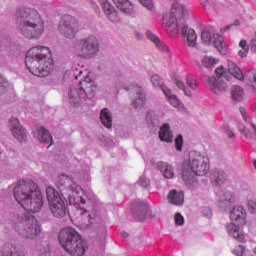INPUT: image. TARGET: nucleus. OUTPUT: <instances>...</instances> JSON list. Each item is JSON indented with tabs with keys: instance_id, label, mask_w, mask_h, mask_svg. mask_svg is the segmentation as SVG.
Here are the masks:
<instances>
[{
	"instance_id": "1a4fd4ad",
	"label": "nucleus",
	"mask_w": 256,
	"mask_h": 256,
	"mask_svg": "<svg viewBox=\"0 0 256 256\" xmlns=\"http://www.w3.org/2000/svg\"><path fill=\"white\" fill-rule=\"evenodd\" d=\"M101 46L95 35H89L76 42V53L81 59H93L99 55Z\"/></svg>"
},
{
	"instance_id": "72a5a7b5",
	"label": "nucleus",
	"mask_w": 256,
	"mask_h": 256,
	"mask_svg": "<svg viewBox=\"0 0 256 256\" xmlns=\"http://www.w3.org/2000/svg\"><path fill=\"white\" fill-rule=\"evenodd\" d=\"M230 93L233 101H237L238 103H241V100L245 95V90L241 88V86L234 85L231 87Z\"/></svg>"
},
{
	"instance_id": "a18cd8bd",
	"label": "nucleus",
	"mask_w": 256,
	"mask_h": 256,
	"mask_svg": "<svg viewBox=\"0 0 256 256\" xmlns=\"http://www.w3.org/2000/svg\"><path fill=\"white\" fill-rule=\"evenodd\" d=\"M138 184L140 185V187L147 189V187H149V185H151V181L149 180V178H147L145 176H141L138 180Z\"/></svg>"
},
{
	"instance_id": "052dcab7",
	"label": "nucleus",
	"mask_w": 256,
	"mask_h": 256,
	"mask_svg": "<svg viewBox=\"0 0 256 256\" xmlns=\"http://www.w3.org/2000/svg\"><path fill=\"white\" fill-rule=\"evenodd\" d=\"M225 133H226L228 139H233V137H235V133H233V131H231V130H226Z\"/></svg>"
},
{
	"instance_id": "e2e57ef3",
	"label": "nucleus",
	"mask_w": 256,
	"mask_h": 256,
	"mask_svg": "<svg viewBox=\"0 0 256 256\" xmlns=\"http://www.w3.org/2000/svg\"><path fill=\"white\" fill-rule=\"evenodd\" d=\"M239 46L242 48V49H247V40H241L240 43H239Z\"/></svg>"
},
{
	"instance_id": "0eeeda50",
	"label": "nucleus",
	"mask_w": 256,
	"mask_h": 256,
	"mask_svg": "<svg viewBox=\"0 0 256 256\" xmlns=\"http://www.w3.org/2000/svg\"><path fill=\"white\" fill-rule=\"evenodd\" d=\"M57 183L60 189H65L71 204L79 205V203H81L82 205H85V198L79 195L83 189L73 180V178L69 177L67 174H61L58 176Z\"/></svg>"
},
{
	"instance_id": "6ab92c4d",
	"label": "nucleus",
	"mask_w": 256,
	"mask_h": 256,
	"mask_svg": "<svg viewBox=\"0 0 256 256\" xmlns=\"http://www.w3.org/2000/svg\"><path fill=\"white\" fill-rule=\"evenodd\" d=\"M181 34L189 47H195L197 45V33H195V30L189 28L187 24L182 25Z\"/></svg>"
},
{
	"instance_id": "a211bd4d",
	"label": "nucleus",
	"mask_w": 256,
	"mask_h": 256,
	"mask_svg": "<svg viewBox=\"0 0 256 256\" xmlns=\"http://www.w3.org/2000/svg\"><path fill=\"white\" fill-rule=\"evenodd\" d=\"M149 211V206L145 202H134L132 204V217L136 221H145L147 217V212Z\"/></svg>"
},
{
	"instance_id": "2f4dec72",
	"label": "nucleus",
	"mask_w": 256,
	"mask_h": 256,
	"mask_svg": "<svg viewBox=\"0 0 256 256\" xmlns=\"http://www.w3.org/2000/svg\"><path fill=\"white\" fill-rule=\"evenodd\" d=\"M235 203V195H233L230 191H227L221 196L219 201V206L223 209H227V207H231Z\"/></svg>"
},
{
	"instance_id": "58836bf2",
	"label": "nucleus",
	"mask_w": 256,
	"mask_h": 256,
	"mask_svg": "<svg viewBox=\"0 0 256 256\" xmlns=\"http://www.w3.org/2000/svg\"><path fill=\"white\" fill-rule=\"evenodd\" d=\"M0 256H25V254L17 250L16 247L12 246L9 250L5 252V254H3L2 251H0Z\"/></svg>"
},
{
	"instance_id": "f257e3e1",
	"label": "nucleus",
	"mask_w": 256,
	"mask_h": 256,
	"mask_svg": "<svg viewBox=\"0 0 256 256\" xmlns=\"http://www.w3.org/2000/svg\"><path fill=\"white\" fill-rule=\"evenodd\" d=\"M15 21L17 30L26 39H40L45 31V22L37 10L20 8Z\"/></svg>"
},
{
	"instance_id": "5fc2aeb1",
	"label": "nucleus",
	"mask_w": 256,
	"mask_h": 256,
	"mask_svg": "<svg viewBox=\"0 0 256 256\" xmlns=\"http://www.w3.org/2000/svg\"><path fill=\"white\" fill-rule=\"evenodd\" d=\"M169 102L171 103L172 107H179V99H177V96L175 95H170L168 97Z\"/></svg>"
},
{
	"instance_id": "9b49d317",
	"label": "nucleus",
	"mask_w": 256,
	"mask_h": 256,
	"mask_svg": "<svg viewBox=\"0 0 256 256\" xmlns=\"http://www.w3.org/2000/svg\"><path fill=\"white\" fill-rule=\"evenodd\" d=\"M39 189V185L32 180H22L17 183L13 189V195L16 201L23 207L28 199H31L35 192Z\"/></svg>"
},
{
	"instance_id": "603ef678",
	"label": "nucleus",
	"mask_w": 256,
	"mask_h": 256,
	"mask_svg": "<svg viewBox=\"0 0 256 256\" xmlns=\"http://www.w3.org/2000/svg\"><path fill=\"white\" fill-rule=\"evenodd\" d=\"M139 2L143 7H146V9H153V0H139Z\"/></svg>"
},
{
	"instance_id": "473e14b6",
	"label": "nucleus",
	"mask_w": 256,
	"mask_h": 256,
	"mask_svg": "<svg viewBox=\"0 0 256 256\" xmlns=\"http://www.w3.org/2000/svg\"><path fill=\"white\" fill-rule=\"evenodd\" d=\"M79 84H82V89L85 91V98L93 99L95 97L94 93L97 91V87L93 86L89 80L80 81Z\"/></svg>"
},
{
	"instance_id": "0e129e2a",
	"label": "nucleus",
	"mask_w": 256,
	"mask_h": 256,
	"mask_svg": "<svg viewBox=\"0 0 256 256\" xmlns=\"http://www.w3.org/2000/svg\"><path fill=\"white\" fill-rule=\"evenodd\" d=\"M122 237H124V239H127V237H129V233L123 231L122 232Z\"/></svg>"
},
{
	"instance_id": "c85d7f7f",
	"label": "nucleus",
	"mask_w": 256,
	"mask_h": 256,
	"mask_svg": "<svg viewBox=\"0 0 256 256\" xmlns=\"http://www.w3.org/2000/svg\"><path fill=\"white\" fill-rule=\"evenodd\" d=\"M227 179V175L223 170H215L211 175V183L214 187H219V185H223Z\"/></svg>"
},
{
	"instance_id": "9d476101",
	"label": "nucleus",
	"mask_w": 256,
	"mask_h": 256,
	"mask_svg": "<svg viewBox=\"0 0 256 256\" xmlns=\"http://www.w3.org/2000/svg\"><path fill=\"white\" fill-rule=\"evenodd\" d=\"M187 10L185 6L176 2L173 4L172 9L168 15L163 16V25L166 27L168 33H179V22L181 19H185Z\"/></svg>"
},
{
	"instance_id": "20e7f679",
	"label": "nucleus",
	"mask_w": 256,
	"mask_h": 256,
	"mask_svg": "<svg viewBox=\"0 0 256 256\" xmlns=\"http://www.w3.org/2000/svg\"><path fill=\"white\" fill-rule=\"evenodd\" d=\"M228 71L229 72L225 71V68L220 66L215 70L217 78L208 77L207 81L209 87L215 95H221L224 91H229V85L223 81V77L226 81H231L233 77L239 81H243V79H245L243 71H241V68H239V66L233 61H228Z\"/></svg>"
},
{
	"instance_id": "f03ea898",
	"label": "nucleus",
	"mask_w": 256,
	"mask_h": 256,
	"mask_svg": "<svg viewBox=\"0 0 256 256\" xmlns=\"http://www.w3.org/2000/svg\"><path fill=\"white\" fill-rule=\"evenodd\" d=\"M25 65L36 77H47L51 75L54 69L53 58H51V50L45 46L32 47L26 53Z\"/></svg>"
},
{
	"instance_id": "37998d69",
	"label": "nucleus",
	"mask_w": 256,
	"mask_h": 256,
	"mask_svg": "<svg viewBox=\"0 0 256 256\" xmlns=\"http://www.w3.org/2000/svg\"><path fill=\"white\" fill-rule=\"evenodd\" d=\"M215 63H217V62L212 57H205L202 59V65H204V67H206V68L213 67V65H215Z\"/></svg>"
},
{
	"instance_id": "864d4df0",
	"label": "nucleus",
	"mask_w": 256,
	"mask_h": 256,
	"mask_svg": "<svg viewBox=\"0 0 256 256\" xmlns=\"http://www.w3.org/2000/svg\"><path fill=\"white\" fill-rule=\"evenodd\" d=\"M248 210L250 213H256V200H248Z\"/></svg>"
},
{
	"instance_id": "c756f323",
	"label": "nucleus",
	"mask_w": 256,
	"mask_h": 256,
	"mask_svg": "<svg viewBox=\"0 0 256 256\" xmlns=\"http://www.w3.org/2000/svg\"><path fill=\"white\" fill-rule=\"evenodd\" d=\"M102 9L109 21H117V11H115V8L113 5H111V3H109V1L104 0L102 2Z\"/></svg>"
},
{
	"instance_id": "5701e85b",
	"label": "nucleus",
	"mask_w": 256,
	"mask_h": 256,
	"mask_svg": "<svg viewBox=\"0 0 256 256\" xmlns=\"http://www.w3.org/2000/svg\"><path fill=\"white\" fill-rule=\"evenodd\" d=\"M76 215L77 219H79V217L81 218V221H83L86 227H89V225H93L95 221H97V218H93L91 216V213H89V211H87L85 208H77Z\"/></svg>"
},
{
	"instance_id": "39448f33",
	"label": "nucleus",
	"mask_w": 256,
	"mask_h": 256,
	"mask_svg": "<svg viewBox=\"0 0 256 256\" xmlns=\"http://www.w3.org/2000/svg\"><path fill=\"white\" fill-rule=\"evenodd\" d=\"M230 219L232 223L226 225L228 235L240 243H245V233L239 225L247 224V211L241 206H234L230 211Z\"/></svg>"
},
{
	"instance_id": "f3484780",
	"label": "nucleus",
	"mask_w": 256,
	"mask_h": 256,
	"mask_svg": "<svg viewBox=\"0 0 256 256\" xmlns=\"http://www.w3.org/2000/svg\"><path fill=\"white\" fill-rule=\"evenodd\" d=\"M84 84H78V86H72L68 93L69 103L72 107H79L81 105V99H85V90H83Z\"/></svg>"
},
{
	"instance_id": "ea45409f",
	"label": "nucleus",
	"mask_w": 256,
	"mask_h": 256,
	"mask_svg": "<svg viewBox=\"0 0 256 256\" xmlns=\"http://www.w3.org/2000/svg\"><path fill=\"white\" fill-rule=\"evenodd\" d=\"M186 84L188 85V87H190V89H192V91L197 90V88L199 87V83H197V80L193 78V75H188L186 77Z\"/></svg>"
},
{
	"instance_id": "4c0bfd02",
	"label": "nucleus",
	"mask_w": 256,
	"mask_h": 256,
	"mask_svg": "<svg viewBox=\"0 0 256 256\" xmlns=\"http://www.w3.org/2000/svg\"><path fill=\"white\" fill-rule=\"evenodd\" d=\"M174 83L178 87V89L184 91V95H186V97H191V90H189V88L185 86V83L183 81L176 79Z\"/></svg>"
},
{
	"instance_id": "09e8293b",
	"label": "nucleus",
	"mask_w": 256,
	"mask_h": 256,
	"mask_svg": "<svg viewBox=\"0 0 256 256\" xmlns=\"http://www.w3.org/2000/svg\"><path fill=\"white\" fill-rule=\"evenodd\" d=\"M234 255L245 256V247L239 245L233 250Z\"/></svg>"
},
{
	"instance_id": "7ed1b4c3",
	"label": "nucleus",
	"mask_w": 256,
	"mask_h": 256,
	"mask_svg": "<svg viewBox=\"0 0 256 256\" xmlns=\"http://www.w3.org/2000/svg\"><path fill=\"white\" fill-rule=\"evenodd\" d=\"M209 158L198 152H191L189 160L182 164L181 177L186 185H193L195 177H205L209 173Z\"/></svg>"
},
{
	"instance_id": "2eb2a0df",
	"label": "nucleus",
	"mask_w": 256,
	"mask_h": 256,
	"mask_svg": "<svg viewBox=\"0 0 256 256\" xmlns=\"http://www.w3.org/2000/svg\"><path fill=\"white\" fill-rule=\"evenodd\" d=\"M10 123V131L15 139L19 141V143H25L27 141V130L23 125H21V122H19V119L16 117H12L9 120Z\"/></svg>"
},
{
	"instance_id": "e433bc0d",
	"label": "nucleus",
	"mask_w": 256,
	"mask_h": 256,
	"mask_svg": "<svg viewBox=\"0 0 256 256\" xmlns=\"http://www.w3.org/2000/svg\"><path fill=\"white\" fill-rule=\"evenodd\" d=\"M214 38V47L219 51V53H223V37L221 35L213 34Z\"/></svg>"
},
{
	"instance_id": "a878e982",
	"label": "nucleus",
	"mask_w": 256,
	"mask_h": 256,
	"mask_svg": "<svg viewBox=\"0 0 256 256\" xmlns=\"http://www.w3.org/2000/svg\"><path fill=\"white\" fill-rule=\"evenodd\" d=\"M100 121L106 127V129H111L113 127V115L108 108H103L100 112Z\"/></svg>"
},
{
	"instance_id": "b1692460",
	"label": "nucleus",
	"mask_w": 256,
	"mask_h": 256,
	"mask_svg": "<svg viewBox=\"0 0 256 256\" xmlns=\"http://www.w3.org/2000/svg\"><path fill=\"white\" fill-rule=\"evenodd\" d=\"M136 93L138 98L132 102V105L134 109H142L143 105H145V101H147V98L145 97V91L143 90V87L139 86V84H136Z\"/></svg>"
},
{
	"instance_id": "bf43d9fd",
	"label": "nucleus",
	"mask_w": 256,
	"mask_h": 256,
	"mask_svg": "<svg viewBox=\"0 0 256 256\" xmlns=\"http://www.w3.org/2000/svg\"><path fill=\"white\" fill-rule=\"evenodd\" d=\"M247 53H249V47H247V48L244 49V50H240V51L238 52V55H239L240 57H247Z\"/></svg>"
},
{
	"instance_id": "4be33fe9",
	"label": "nucleus",
	"mask_w": 256,
	"mask_h": 256,
	"mask_svg": "<svg viewBox=\"0 0 256 256\" xmlns=\"http://www.w3.org/2000/svg\"><path fill=\"white\" fill-rule=\"evenodd\" d=\"M158 171H160L165 179H173L175 177V170L173 166L167 162H158L156 164Z\"/></svg>"
},
{
	"instance_id": "774afa93",
	"label": "nucleus",
	"mask_w": 256,
	"mask_h": 256,
	"mask_svg": "<svg viewBox=\"0 0 256 256\" xmlns=\"http://www.w3.org/2000/svg\"><path fill=\"white\" fill-rule=\"evenodd\" d=\"M254 81L256 82V74L254 75Z\"/></svg>"
},
{
	"instance_id": "f8f14e48",
	"label": "nucleus",
	"mask_w": 256,
	"mask_h": 256,
	"mask_svg": "<svg viewBox=\"0 0 256 256\" xmlns=\"http://www.w3.org/2000/svg\"><path fill=\"white\" fill-rule=\"evenodd\" d=\"M81 234L73 227H66L60 230L58 234V241L62 249H67L70 245H73L76 241L81 239Z\"/></svg>"
},
{
	"instance_id": "49530a36",
	"label": "nucleus",
	"mask_w": 256,
	"mask_h": 256,
	"mask_svg": "<svg viewBox=\"0 0 256 256\" xmlns=\"http://www.w3.org/2000/svg\"><path fill=\"white\" fill-rule=\"evenodd\" d=\"M175 147L177 151H182L183 149V135H178L175 139Z\"/></svg>"
},
{
	"instance_id": "a19ab883",
	"label": "nucleus",
	"mask_w": 256,
	"mask_h": 256,
	"mask_svg": "<svg viewBox=\"0 0 256 256\" xmlns=\"http://www.w3.org/2000/svg\"><path fill=\"white\" fill-rule=\"evenodd\" d=\"M96 233L99 239H105L107 237V228L105 224H100L96 227Z\"/></svg>"
},
{
	"instance_id": "4d7b16f0",
	"label": "nucleus",
	"mask_w": 256,
	"mask_h": 256,
	"mask_svg": "<svg viewBox=\"0 0 256 256\" xmlns=\"http://www.w3.org/2000/svg\"><path fill=\"white\" fill-rule=\"evenodd\" d=\"M202 213L204 217H208V219L211 218V215H212L211 208H204L202 210Z\"/></svg>"
},
{
	"instance_id": "4468645a",
	"label": "nucleus",
	"mask_w": 256,
	"mask_h": 256,
	"mask_svg": "<svg viewBox=\"0 0 256 256\" xmlns=\"http://www.w3.org/2000/svg\"><path fill=\"white\" fill-rule=\"evenodd\" d=\"M43 205H45V201L43 200V194L41 190H37L32 194V197L24 202L22 206L26 211H31V213H39L41 209H43Z\"/></svg>"
},
{
	"instance_id": "f704fd0d",
	"label": "nucleus",
	"mask_w": 256,
	"mask_h": 256,
	"mask_svg": "<svg viewBox=\"0 0 256 256\" xmlns=\"http://www.w3.org/2000/svg\"><path fill=\"white\" fill-rule=\"evenodd\" d=\"M36 251L38 256H51V248L47 242H41L37 244Z\"/></svg>"
},
{
	"instance_id": "c03bdc74",
	"label": "nucleus",
	"mask_w": 256,
	"mask_h": 256,
	"mask_svg": "<svg viewBox=\"0 0 256 256\" xmlns=\"http://www.w3.org/2000/svg\"><path fill=\"white\" fill-rule=\"evenodd\" d=\"M151 81H152V85H154V87L160 88L163 85V79H161V77L157 74L152 76Z\"/></svg>"
},
{
	"instance_id": "3c124183",
	"label": "nucleus",
	"mask_w": 256,
	"mask_h": 256,
	"mask_svg": "<svg viewBox=\"0 0 256 256\" xmlns=\"http://www.w3.org/2000/svg\"><path fill=\"white\" fill-rule=\"evenodd\" d=\"M174 221L176 225H183L185 223V218H183V215H181V213H176Z\"/></svg>"
},
{
	"instance_id": "8fccbe9b",
	"label": "nucleus",
	"mask_w": 256,
	"mask_h": 256,
	"mask_svg": "<svg viewBox=\"0 0 256 256\" xmlns=\"http://www.w3.org/2000/svg\"><path fill=\"white\" fill-rule=\"evenodd\" d=\"M241 22L239 20H235L234 23L227 25L226 27L221 29V33H225V31H229L232 27H239Z\"/></svg>"
},
{
	"instance_id": "c9c22d12",
	"label": "nucleus",
	"mask_w": 256,
	"mask_h": 256,
	"mask_svg": "<svg viewBox=\"0 0 256 256\" xmlns=\"http://www.w3.org/2000/svg\"><path fill=\"white\" fill-rule=\"evenodd\" d=\"M213 35H215V32H213V28H208V29L202 31L201 39H202L203 43H205L206 45H210L211 38L213 37Z\"/></svg>"
},
{
	"instance_id": "680f3d73",
	"label": "nucleus",
	"mask_w": 256,
	"mask_h": 256,
	"mask_svg": "<svg viewBox=\"0 0 256 256\" xmlns=\"http://www.w3.org/2000/svg\"><path fill=\"white\" fill-rule=\"evenodd\" d=\"M239 111H240L241 115L243 116V118L247 119V116H246L247 115V110H245L244 107H240Z\"/></svg>"
},
{
	"instance_id": "6e6d98bb",
	"label": "nucleus",
	"mask_w": 256,
	"mask_h": 256,
	"mask_svg": "<svg viewBox=\"0 0 256 256\" xmlns=\"http://www.w3.org/2000/svg\"><path fill=\"white\" fill-rule=\"evenodd\" d=\"M160 88L163 91L164 95H166V97L171 96V89H169L167 86H165V84H162Z\"/></svg>"
},
{
	"instance_id": "412c9836",
	"label": "nucleus",
	"mask_w": 256,
	"mask_h": 256,
	"mask_svg": "<svg viewBox=\"0 0 256 256\" xmlns=\"http://www.w3.org/2000/svg\"><path fill=\"white\" fill-rule=\"evenodd\" d=\"M169 203L181 207L185 203V194L183 191L171 190L168 194Z\"/></svg>"
},
{
	"instance_id": "cd10ccee",
	"label": "nucleus",
	"mask_w": 256,
	"mask_h": 256,
	"mask_svg": "<svg viewBox=\"0 0 256 256\" xmlns=\"http://www.w3.org/2000/svg\"><path fill=\"white\" fill-rule=\"evenodd\" d=\"M159 139L165 143H173V133H171V127H169V124H164L160 128Z\"/></svg>"
},
{
	"instance_id": "dca6fc26",
	"label": "nucleus",
	"mask_w": 256,
	"mask_h": 256,
	"mask_svg": "<svg viewBox=\"0 0 256 256\" xmlns=\"http://www.w3.org/2000/svg\"><path fill=\"white\" fill-rule=\"evenodd\" d=\"M87 242L83 239V236L73 242L70 246L64 249L70 256H84L87 253Z\"/></svg>"
},
{
	"instance_id": "79ce46f5",
	"label": "nucleus",
	"mask_w": 256,
	"mask_h": 256,
	"mask_svg": "<svg viewBox=\"0 0 256 256\" xmlns=\"http://www.w3.org/2000/svg\"><path fill=\"white\" fill-rule=\"evenodd\" d=\"M9 89V81L0 75V95H3Z\"/></svg>"
},
{
	"instance_id": "6e6552de",
	"label": "nucleus",
	"mask_w": 256,
	"mask_h": 256,
	"mask_svg": "<svg viewBox=\"0 0 256 256\" xmlns=\"http://www.w3.org/2000/svg\"><path fill=\"white\" fill-rule=\"evenodd\" d=\"M46 197L50 205L51 213L57 219H63V217L67 215V199L63 197V194L59 193V191L51 186L46 188Z\"/></svg>"
},
{
	"instance_id": "393cba45",
	"label": "nucleus",
	"mask_w": 256,
	"mask_h": 256,
	"mask_svg": "<svg viewBox=\"0 0 256 256\" xmlns=\"http://www.w3.org/2000/svg\"><path fill=\"white\" fill-rule=\"evenodd\" d=\"M146 37L150 41H153V43L156 45L159 51H162V53H169V47L165 44V42H162L161 39H159V37L153 34V32L148 30L146 32Z\"/></svg>"
},
{
	"instance_id": "bb28decb",
	"label": "nucleus",
	"mask_w": 256,
	"mask_h": 256,
	"mask_svg": "<svg viewBox=\"0 0 256 256\" xmlns=\"http://www.w3.org/2000/svg\"><path fill=\"white\" fill-rule=\"evenodd\" d=\"M146 123L149 129H159L161 122L159 121V116L155 113V111L150 110L146 114Z\"/></svg>"
},
{
	"instance_id": "aec40b11",
	"label": "nucleus",
	"mask_w": 256,
	"mask_h": 256,
	"mask_svg": "<svg viewBox=\"0 0 256 256\" xmlns=\"http://www.w3.org/2000/svg\"><path fill=\"white\" fill-rule=\"evenodd\" d=\"M38 131V140L43 143L44 145H48V149L51 147V145H53V136L51 135V133L49 132V130H47V128L40 126L37 128Z\"/></svg>"
},
{
	"instance_id": "69168bd1",
	"label": "nucleus",
	"mask_w": 256,
	"mask_h": 256,
	"mask_svg": "<svg viewBox=\"0 0 256 256\" xmlns=\"http://www.w3.org/2000/svg\"><path fill=\"white\" fill-rule=\"evenodd\" d=\"M137 39H143V35L139 32H136Z\"/></svg>"
},
{
	"instance_id": "ddd939ff",
	"label": "nucleus",
	"mask_w": 256,
	"mask_h": 256,
	"mask_svg": "<svg viewBox=\"0 0 256 256\" xmlns=\"http://www.w3.org/2000/svg\"><path fill=\"white\" fill-rule=\"evenodd\" d=\"M59 33L63 35V37H67L68 39H73L75 37V33H77V20L72 16H64L59 22Z\"/></svg>"
},
{
	"instance_id": "423d86ee",
	"label": "nucleus",
	"mask_w": 256,
	"mask_h": 256,
	"mask_svg": "<svg viewBox=\"0 0 256 256\" xmlns=\"http://www.w3.org/2000/svg\"><path fill=\"white\" fill-rule=\"evenodd\" d=\"M15 230L24 239H35V237L41 235V226L37 223L35 217L27 213L16 216Z\"/></svg>"
},
{
	"instance_id": "7c9ffc66",
	"label": "nucleus",
	"mask_w": 256,
	"mask_h": 256,
	"mask_svg": "<svg viewBox=\"0 0 256 256\" xmlns=\"http://www.w3.org/2000/svg\"><path fill=\"white\" fill-rule=\"evenodd\" d=\"M113 2L122 13H126V15L133 13V4L129 0H113Z\"/></svg>"
},
{
	"instance_id": "13d9d810",
	"label": "nucleus",
	"mask_w": 256,
	"mask_h": 256,
	"mask_svg": "<svg viewBox=\"0 0 256 256\" xmlns=\"http://www.w3.org/2000/svg\"><path fill=\"white\" fill-rule=\"evenodd\" d=\"M250 49L256 53V39L253 38L250 40Z\"/></svg>"
},
{
	"instance_id": "338daca9",
	"label": "nucleus",
	"mask_w": 256,
	"mask_h": 256,
	"mask_svg": "<svg viewBox=\"0 0 256 256\" xmlns=\"http://www.w3.org/2000/svg\"><path fill=\"white\" fill-rule=\"evenodd\" d=\"M253 253H255V254H256V247L254 248Z\"/></svg>"
},
{
	"instance_id": "de8ad7c7",
	"label": "nucleus",
	"mask_w": 256,
	"mask_h": 256,
	"mask_svg": "<svg viewBox=\"0 0 256 256\" xmlns=\"http://www.w3.org/2000/svg\"><path fill=\"white\" fill-rule=\"evenodd\" d=\"M239 132L244 134L246 139H253V133H251V130H247L245 126L239 127Z\"/></svg>"
}]
</instances>
